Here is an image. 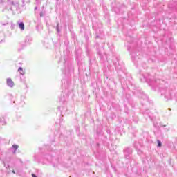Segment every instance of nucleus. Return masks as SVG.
Here are the masks:
<instances>
[{
	"mask_svg": "<svg viewBox=\"0 0 177 177\" xmlns=\"http://www.w3.org/2000/svg\"><path fill=\"white\" fill-rule=\"evenodd\" d=\"M6 83L8 84L9 87H13L14 86V82L11 79L6 80Z\"/></svg>",
	"mask_w": 177,
	"mask_h": 177,
	"instance_id": "1",
	"label": "nucleus"
},
{
	"mask_svg": "<svg viewBox=\"0 0 177 177\" xmlns=\"http://www.w3.org/2000/svg\"><path fill=\"white\" fill-rule=\"evenodd\" d=\"M18 26L19 27L21 30H25L24 23L20 22L19 24H18Z\"/></svg>",
	"mask_w": 177,
	"mask_h": 177,
	"instance_id": "2",
	"label": "nucleus"
},
{
	"mask_svg": "<svg viewBox=\"0 0 177 177\" xmlns=\"http://www.w3.org/2000/svg\"><path fill=\"white\" fill-rule=\"evenodd\" d=\"M18 72H19L20 74H21V75H24L25 74V72H24V71H23L22 68H18Z\"/></svg>",
	"mask_w": 177,
	"mask_h": 177,
	"instance_id": "3",
	"label": "nucleus"
},
{
	"mask_svg": "<svg viewBox=\"0 0 177 177\" xmlns=\"http://www.w3.org/2000/svg\"><path fill=\"white\" fill-rule=\"evenodd\" d=\"M12 148L15 149V150H17V149H19V146L17 145H13Z\"/></svg>",
	"mask_w": 177,
	"mask_h": 177,
	"instance_id": "4",
	"label": "nucleus"
},
{
	"mask_svg": "<svg viewBox=\"0 0 177 177\" xmlns=\"http://www.w3.org/2000/svg\"><path fill=\"white\" fill-rule=\"evenodd\" d=\"M157 142H158V147H161V142H160V140H158Z\"/></svg>",
	"mask_w": 177,
	"mask_h": 177,
	"instance_id": "5",
	"label": "nucleus"
},
{
	"mask_svg": "<svg viewBox=\"0 0 177 177\" xmlns=\"http://www.w3.org/2000/svg\"><path fill=\"white\" fill-rule=\"evenodd\" d=\"M32 177H37V176L34 174H32Z\"/></svg>",
	"mask_w": 177,
	"mask_h": 177,
	"instance_id": "6",
	"label": "nucleus"
},
{
	"mask_svg": "<svg viewBox=\"0 0 177 177\" xmlns=\"http://www.w3.org/2000/svg\"><path fill=\"white\" fill-rule=\"evenodd\" d=\"M12 174H15V171H14V170H12Z\"/></svg>",
	"mask_w": 177,
	"mask_h": 177,
	"instance_id": "7",
	"label": "nucleus"
}]
</instances>
